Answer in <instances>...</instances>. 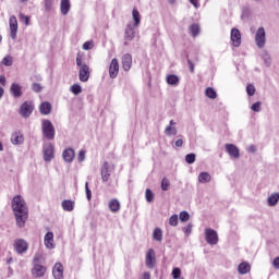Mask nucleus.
<instances>
[{
  "label": "nucleus",
  "mask_w": 279,
  "mask_h": 279,
  "mask_svg": "<svg viewBox=\"0 0 279 279\" xmlns=\"http://www.w3.org/2000/svg\"><path fill=\"white\" fill-rule=\"evenodd\" d=\"M11 208L15 216L16 226L19 228H25V223L29 218V209L27 208L25 198L21 195H15L11 202Z\"/></svg>",
  "instance_id": "obj_1"
},
{
  "label": "nucleus",
  "mask_w": 279,
  "mask_h": 279,
  "mask_svg": "<svg viewBox=\"0 0 279 279\" xmlns=\"http://www.w3.org/2000/svg\"><path fill=\"white\" fill-rule=\"evenodd\" d=\"M76 65L78 68L80 82H87L90 78V68L82 61V56L77 54Z\"/></svg>",
  "instance_id": "obj_2"
},
{
  "label": "nucleus",
  "mask_w": 279,
  "mask_h": 279,
  "mask_svg": "<svg viewBox=\"0 0 279 279\" xmlns=\"http://www.w3.org/2000/svg\"><path fill=\"white\" fill-rule=\"evenodd\" d=\"M41 130L45 138L48 141H53L56 138V129L53 128V123L49 120H43Z\"/></svg>",
  "instance_id": "obj_3"
},
{
  "label": "nucleus",
  "mask_w": 279,
  "mask_h": 279,
  "mask_svg": "<svg viewBox=\"0 0 279 279\" xmlns=\"http://www.w3.org/2000/svg\"><path fill=\"white\" fill-rule=\"evenodd\" d=\"M205 241L208 245H217L219 243V234L216 230L207 228L205 229Z\"/></svg>",
  "instance_id": "obj_4"
},
{
  "label": "nucleus",
  "mask_w": 279,
  "mask_h": 279,
  "mask_svg": "<svg viewBox=\"0 0 279 279\" xmlns=\"http://www.w3.org/2000/svg\"><path fill=\"white\" fill-rule=\"evenodd\" d=\"M43 154H44L45 162H51L52 159L56 157L54 156L53 144H51V143L44 144V146H43Z\"/></svg>",
  "instance_id": "obj_5"
},
{
  "label": "nucleus",
  "mask_w": 279,
  "mask_h": 279,
  "mask_svg": "<svg viewBox=\"0 0 279 279\" xmlns=\"http://www.w3.org/2000/svg\"><path fill=\"white\" fill-rule=\"evenodd\" d=\"M136 38V26L134 24L129 23L124 31V45H128V43L134 40Z\"/></svg>",
  "instance_id": "obj_6"
},
{
  "label": "nucleus",
  "mask_w": 279,
  "mask_h": 279,
  "mask_svg": "<svg viewBox=\"0 0 279 279\" xmlns=\"http://www.w3.org/2000/svg\"><path fill=\"white\" fill-rule=\"evenodd\" d=\"M265 43H266L265 27H259L255 34V44L258 47V49H263V47H265Z\"/></svg>",
  "instance_id": "obj_7"
},
{
  "label": "nucleus",
  "mask_w": 279,
  "mask_h": 279,
  "mask_svg": "<svg viewBox=\"0 0 279 279\" xmlns=\"http://www.w3.org/2000/svg\"><path fill=\"white\" fill-rule=\"evenodd\" d=\"M113 169L114 168L110 163H108V161L104 162L101 170H100L102 182H108V180H110V175H111Z\"/></svg>",
  "instance_id": "obj_8"
},
{
  "label": "nucleus",
  "mask_w": 279,
  "mask_h": 279,
  "mask_svg": "<svg viewBox=\"0 0 279 279\" xmlns=\"http://www.w3.org/2000/svg\"><path fill=\"white\" fill-rule=\"evenodd\" d=\"M9 27H10L11 38L13 40H16V33L19 32V21L16 20V16L12 15L10 17Z\"/></svg>",
  "instance_id": "obj_9"
},
{
  "label": "nucleus",
  "mask_w": 279,
  "mask_h": 279,
  "mask_svg": "<svg viewBox=\"0 0 279 279\" xmlns=\"http://www.w3.org/2000/svg\"><path fill=\"white\" fill-rule=\"evenodd\" d=\"M119 75V60L112 59L109 65V76L111 80H117Z\"/></svg>",
  "instance_id": "obj_10"
},
{
  "label": "nucleus",
  "mask_w": 279,
  "mask_h": 279,
  "mask_svg": "<svg viewBox=\"0 0 279 279\" xmlns=\"http://www.w3.org/2000/svg\"><path fill=\"white\" fill-rule=\"evenodd\" d=\"M52 276L54 279H64V266L61 263H56L52 268Z\"/></svg>",
  "instance_id": "obj_11"
},
{
  "label": "nucleus",
  "mask_w": 279,
  "mask_h": 279,
  "mask_svg": "<svg viewBox=\"0 0 279 279\" xmlns=\"http://www.w3.org/2000/svg\"><path fill=\"white\" fill-rule=\"evenodd\" d=\"M10 93L12 97L19 99V97H23V86H21L19 83H13L10 86Z\"/></svg>",
  "instance_id": "obj_12"
},
{
  "label": "nucleus",
  "mask_w": 279,
  "mask_h": 279,
  "mask_svg": "<svg viewBox=\"0 0 279 279\" xmlns=\"http://www.w3.org/2000/svg\"><path fill=\"white\" fill-rule=\"evenodd\" d=\"M154 265H156V252H154V248H150L146 253V266L148 269H154Z\"/></svg>",
  "instance_id": "obj_13"
},
{
  "label": "nucleus",
  "mask_w": 279,
  "mask_h": 279,
  "mask_svg": "<svg viewBox=\"0 0 279 279\" xmlns=\"http://www.w3.org/2000/svg\"><path fill=\"white\" fill-rule=\"evenodd\" d=\"M231 43L233 47H241V31L238 28L231 29Z\"/></svg>",
  "instance_id": "obj_14"
},
{
  "label": "nucleus",
  "mask_w": 279,
  "mask_h": 279,
  "mask_svg": "<svg viewBox=\"0 0 279 279\" xmlns=\"http://www.w3.org/2000/svg\"><path fill=\"white\" fill-rule=\"evenodd\" d=\"M27 242L25 240H15L14 250L17 254H25L27 252Z\"/></svg>",
  "instance_id": "obj_15"
},
{
  "label": "nucleus",
  "mask_w": 279,
  "mask_h": 279,
  "mask_svg": "<svg viewBox=\"0 0 279 279\" xmlns=\"http://www.w3.org/2000/svg\"><path fill=\"white\" fill-rule=\"evenodd\" d=\"M34 112V107L29 102H24L20 108V114L27 119Z\"/></svg>",
  "instance_id": "obj_16"
},
{
  "label": "nucleus",
  "mask_w": 279,
  "mask_h": 279,
  "mask_svg": "<svg viewBox=\"0 0 279 279\" xmlns=\"http://www.w3.org/2000/svg\"><path fill=\"white\" fill-rule=\"evenodd\" d=\"M47 271V268L43 266L41 264H34L32 274L35 278H43Z\"/></svg>",
  "instance_id": "obj_17"
},
{
  "label": "nucleus",
  "mask_w": 279,
  "mask_h": 279,
  "mask_svg": "<svg viewBox=\"0 0 279 279\" xmlns=\"http://www.w3.org/2000/svg\"><path fill=\"white\" fill-rule=\"evenodd\" d=\"M121 65L123 71H130L132 69V54L125 53L121 58Z\"/></svg>",
  "instance_id": "obj_18"
},
{
  "label": "nucleus",
  "mask_w": 279,
  "mask_h": 279,
  "mask_svg": "<svg viewBox=\"0 0 279 279\" xmlns=\"http://www.w3.org/2000/svg\"><path fill=\"white\" fill-rule=\"evenodd\" d=\"M175 125H178V123L170 120V123L166 126L163 134H166V136H175V134H178V128H175Z\"/></svg>",
  "instance_id": "obj_19"
},
{
  "label": "nucleus",
  "mask_w": 279,
  "mask_h": 279,
  "mask_svg": "<svg viewBox=\"0 0 279 279\" xmlns=\"http://www.w3.org/2000/svg\"><path fill=\"white\" fill-rule=\"evenodd\" d=\"M226 151L231 158L240 157L239 148L234 144H226Z\"/></svg>",
  "instance_id": "obj_20"
},
{
  "label": "nucleus",
  "mask_w": 279,
  "mask_h": 279,
  "mask_svg": "<svg viewBox=\"0 0 279 279\" xmlns=\"http://www.w3.org/2000/svg\"><path fill=\"white\" fill-rule=\"evenodd\" d=\"M44 243L47 250H53V247H56V244L53 243V232L46 233Z\"/></svg>",
  "instance_id": "obj_21"
},
{
  "label": "nucleus",
  "mask_w": 279,
  "mask_h": 279,
  "mask_svg": "<svg viewBox=\"0 0 279 279\" xmlns=\"http://www.w3.org/2000/svg\"><path fill=\"white\" fill-rule=\"evenodd\" d=\"M62 156L65 162H73V159L75 158V150H73V148H66L63 150Z\"/></svg>",
  "instance_id": "obj_22"
},
{
  "label": "nucleus",
  "mask_w": 279,
  "mask_h": 279,
  "mask_svg": "<svg viewBox=\"0 0 279 279\" xmlns=\"http://www.w3.org/2000/svg\"><path fill=\"white\" fill-rule=\"evenodd\" d=\"M60 10L62 16H66L71 12V0H61Z\"/></svg>",
  "instance_id": "obj_23"
},
{
  "label": "nucleus",
  "mask_w": 279,
  "mask_h": 279,
  "mask_svg": "<svg viewBox=\"0 0 279 279\" xmlns=\"http://www.w3.org/2000/svg\"><path fill=\"white\" fill-rule=\"evenodd\" d=\"M166 82L169 86H178V84H180V76L175 74H168L166 76Z\"/></svg>",
  "instance_id": "obj_24"
},
{
  "label": "nucleus",
  "mask_w": 279,
  "mask_h": 279,
  "mask_svg": "<svg viewBox=\"0 0 279 279\" xmlns=\"http://www.w3.org/2000/svg\"><path fill=\"white\" fill-rule=\"evenodd\" d=\"M251 269H252V266H250L247 262H243L238 266V272L241 276H245V274H250Z\"/></svg>",
  "instance_id": "obj_25"
},
{
  "label": "nucleus",
  "mask_w": 279,
  "mask_h": 279,
  "mask_svg": "<svg viewBox=\"0 0 279 279\" xmlns=\"http://www.w3.org/2000/svg\"><path fill=\"white\" fill-rule=\"evenodd\" d=\"M23 141H25V138L23 137V134L19 132L13 133L11 136L12 145H23Z\"/></svg>",
  "instance_id": "obj_26"
},
{
  "label": "nucleus",
  "mask_w": 279,
  "mask_h": 279,
  "mask_svg": "<svg viewBox=\"0 0 279 279\" xmlns=\"http://www.w3.org/2000/svg\"><path fill=\"white\" fill-rule=\"evenodd\" d=\"M61 206L66 213H72L75 208V202L66 199L62 202Z\"/></svg>",
  "instance_id": "obj_27"
},
{
  "label": "nucleus",
  "mask_w": 279,
  "mask_h": 279,
  "mask_svg": "<svg viewBox=\"0 0 279 279\" xmlns=\"http://www.w3.org/2000/svg\"><path fill=\"white\" fill-rule=\"evenodd\" d=\"M278 202H279V193H272L267 198V204L270 207L276 206L278 204Z\"/></svg>",
  "instance_id": "obj_28"
},
{
  "label": "nucleus",
  "mask_w": 279,
  "mask_h": 279,
  "mask_svg": "<svg viewBox=\"0 0 279 279\" xmlns=\"http://www.w3.org/2000/svg\"><path fill=\"white\" fill-rule=\"evenodd\" d=\"M109 209L111 213H119V210H121V203H119L118 199H111L109 202Z\"/></svg>",
  "instance_id": "obj_29"
},
{
  "label": "nucleus",
  "mask_w": 279,
  "mask_h": 279,
  "mask_svg": "<svg viewBox=\"0 0 279 279\" xmlns=\"http://www.w3.org/2000/svg\"><path fill=\"white\" fill-rule=\"evenodd\" d=\"M210 180H211V177H210V173H208V172H201L198 174V182L201 184H206V183L210 182Z\"/></svg>",
  "instance_id": "obj_30"
},
{
  "label": "nucleus",
  "mask_w": 279,
  "mask_h": 279,
  "mask_svg": "<svg viewBox=\"0 0 279 279\" xmlns=\"http://www.w3.org/2000/svg\"><path fill=\"white\" fill-rule=\"evenodd\" d=\"M132 16L134 21L133 26L138 27V25H141V13L138 12L137 9H133Z\"/></svg>",
  "instance_id": "obj_31"
},
{
  "label": "nucleus",
  "mask_w": 279,
  "mask_h": 279,
  "mask_svg": "<svg viewBox=\"0 0 279 279\" xmlns=\"http://www.w3.org/2000/svg\"><path fill=\"white\" fill-rule=\"evenodd\" d=\"M262 59L266 66H271V56L269 54V52H267V50L262 51Z\"/></svg>",
  "instance_id": "obj_32"
},
{
  "label": "nucleus",
  "mask_w": 279,
  "mask_h": 279,
  "mask_svg": "<svg viewBox=\"0 0 279 279\" xmlns=\"http://www.w3.org/2000/svg\"><path fill=\"white\" fill-rule=\"evenodd\" d=\"M39 110H40L41 114H50V112H51V104L43 102L39 106Z\"/></svg>",
  "instance_id": "obj_33"
},
{
  "label": "nucleus",
  "mask_w": 279,
  "mask_h": 279,
  "mask_svg": "<svg viewBox=\"0 0 279 279\" xmlns=\"http://www.w3.org/2000/svg\"><path fill=\"white\" fill-rule=\"evenodd\" d=\"M205 95L209 99H217V92L213 87H207L205 90Z\"/></svg>",
  "instance_id": "obj_34"
},
{
  "label": "nucleus",
  "mask_w": 279,
  "mask_h": 279,
  "mask_svg": "<svg viewBox=\"0 0 279 279\" xmlns=\"http://www.w3.org/2000/svg\"><path fill=\"white\" fill-rule=\"evenodd\" d=\"M153 239L155 241H162V230L160 228H156L153 232Z\"/></svg>",
  "instance_id": "obj_35"
},
{
  "label": "nucleus",
  "mask_w": 279,
  "mask_h": 279,
  "mask_svg": "<svg viewBox=\"0 0 279 279\" xmlns=\"http://www.w3.org/2000/svg\"><path fill=\"white\" fill-rule=\"evenodd\" d=\"M189 29H190L191 36H193L194 38L195 36H199V25L192 24Z\"/></svg>",
  "instance_id": "obj_36"
},
{
  "label": "nucleus",
  "mask_w": 279,
  "mask_h": 279,
  "mask_svg": "<svg viewBox=\"0 0 279 279\" xmlns=\"http://www.w3.org/2000/svg\"><path fill=\"white\" fill-rule=\"evenodd\" d=\"M246 93L248 97H254V95L256 94V87L254 86V84H248L246 86Z\"/></svg>",
  "instance_id": "obj_37"
},
{
  "label": "nucleus",
  "mask_w": 279,
  "mask_h": 279,
  "mask_svg": "<svg viewBox=\"0 0 279 279\" xmlns=\"http://www.w3.org/2000/svg\"><path fill=\"white\" fill-rule=\"evenodd\" d=\"M44 8L46 12H51L53 10V0H44Z\"/></svg>",
  "instance_id": "obj_38"
},
{
  "label": "nucleus",
  "mask_w": 279,
  "mask_h": 279,
  "mask_svg": "<svg viewBox=\"0 0 279 279\" xmlns=\"http://www.w3.org/2000/svg\"><path fill=\"white\" fill-rule=\"evenodd\" d=\"M70 90L73 95H80V93H82V86L80 84H74L70 87Z\"/></svg>",
  "instance_id": "obj_39"
},
{
  "label": "nucleus",
  "mask_w": 279,
  "mask_h": 279,
  "mask_svg": "<svg viewBox=\"0 0 279 279\" xmlns=\"http://www.w3.org/2000/svg\"><path fill=\"white\" fill-rule=\"evenodd\" d=\"M263 102H260V101H257V102H255V104H253L252 106H251V110L253 111V112H260V110H263Z\"/></svg>",
  "instance_id": "obj_40"
},
{
  "label": "nucleus",
  "mask_w": 279,
  "mask_h": 279,
  "mask_svg": "<svg viewBox=\"0 0 279 279\" xmlns=\"http://www.w3.org/2000/svg\"><path fill=\"white\" fill-rule=\"evenodd\" d=\"M179 219L182 222H186L191 219V215H189L187 211H181L179 215Z\"/></svg>",
  "instance_id": "obj_41"
},
{
  "label": "nucleus",
  "mask_w": 279,
  "mask_h": 279,
  "mask_svg": "<svg viewBox=\"0 0 279 279\" xmlns=\"http://www.w3.org/2000/svg\"><path fill=\"white\" fill-rule=\"evenodd\" d=\"M169 186H171V182L169 181V179L163 178L161 181V190L169 191Z\"/></svg>",
  "instance_id": "obj_42"
},
{
  "label": "nucleus",
  "mask_w": 279,
  "mask_h": 279,
  "mask_svg": "<svg viewBox=\"0 0 279 279\" xmlns=\"http://www.w3.org/2000/svg\"><path fill=\"white\" fill-rule=\"evenodd\" d=\"M195 154L191 153V154H187L185 156V162H187V165H193V162H195Z\"/></svg>",
  "instance_id": "obj_43"
},
{
  "label": "nucleus",
  "mask_w": 279,
  "mask_h": 279,
  "mask_svg": "<svg viewBox=\"0 0 279 279\" xmlns=\"http://www.w3.org/2000/svg\"><path fill=\"white\" fill-rule=\"evenodd\" d=\"M146 202L151 203L154 202V192L151 190L147 189L145 192Z\"/></svg>",
  "instance_id": "obj_44"
},
{
  "label": "nucleus",
  "mask_w": 279,
  "mask_h": 279,
  "mask_svg": "<svg viewBox=\"0 0 279 279\" xmlns=\"http://www.w3.org/2000/svg\"><path fill=\"white\" fill-rule=\"evenodd\" d=\"M178 215H172L170 218H169V226H172L173 228H175V226H178Z\"/></svg>",
  "instance_id": "obj_45"
},
{
  "label": "nucleus",
  "mask_w": 279,
  "mask_h": 279,
  "mask_svg": "<svg viewBox=\"0 0 279 279\" xmlns=\"http://www.w3.org/2000/svg\"><path fill=\"white\" fill-rule=\"evenodd\" d=\"M180 276H182V270L180 268H173L172 269V278L180 279Z\"/></svg>",
  "instance_id": "obj_46"
},
{
  "label": "nucleus",
  "mask_w": 279,
  "mask_h": 279,
  "mask_svg": "<svg viewBox=\"0 0 279 279\" xmlns=\"http://www.w3.org/2000/svg\"><path fill=\"white\" fill-rule=\"evenodd\" d=\"M2 64L4 66H12V57L8 56L2 59Z\"/></svg>",
  "instance_id": "obj_47"
},
{
  "label": "nucleus",
  "mask_w": 279,
  "mask_h": 279,
  "mask_svg": "<svg viewBox=\"0 0 279 279\" xmlns=\"http://www.w3.org/2000/svg\"><path fill=\"white\" fill-rule=\"evenodd\" d=\"M77 160L78 162H84V160H86V150L82 149L78 151Z\"/></svg>",
  "instance_id": "obj_48"
},
{
  "label": "nucleus",
  "mask_w": 279,
  "mask_h": 279,
  "mask_svg": "<svg viewBox=\"0 0 279 279\" xmlns=\"http://www.w3.org/2000/svg\"><path fill=\"white\" fill-rule=\"evenodd\" d=\"M43 262V254L41 253H37L34 256V265H40V263Z\"/></svg>",
  "instance_id": "obj_49"
},
{
  "label": "nucleus",
  "mask_w": 279,
  "mask_h": 279,
  "mask_svg": "<svg viewBox=\"0 0 279 279\" xmlns=\"http://www.w3.org/2000/svg\"><path fill=\"white\" fill-rule=\"evenodd\" d=\"M192 231H193V225L192 223H189L187 226H185L183 228V232H184V234H186V236H189V234H191Z\"/></svg>",
  "instance_id": "obj_50"
},
{
  "label": "nucleus",
  "mask_w": 279,
  "mask_h": 279,
  "mask_svg": "<svg viewBox=\"0 0 279 279\" xmlns=\"http://www.w3.org/2000/svg\"><path fill=\"white\" fill-rule=\"evenodd\" d=\"M20 21H22V23H25V25H29V16L23 13L20 14Z\"/></svg>",
  "instance_id": "obj_51"
},
{
  "label": "nucleus",
  "mask_w": 279,
  "mask_h": 279,
  "mask_svg": "<svg viewBox=\"0 0 279 279\" xmlns=\"http://www.w3.org/2000/svg\"><path fill=\"white\" fill-rule=\"evenodd\" d=\"M32 89L34 90V93H40V90H43V86L38 83H34L32 85Z\"/></svg>",
  "instance_id": "obj_52"
},
{
  "label": "nucleus",
  "mask_w": 279,
  "mask_h": 279,
  "mask_svg": "<svg viewBox=\"0 0 279 279\" xmlns=\"http://www.w3.org/2000/svg\"><path fill=\"white\" fill-rule=\"evenodd\" d=\"M85 191H86V197H87L88 202H90L93 194L90 192V189H88V182L85 183Z\"/></svg>",
  "instance_id": "obj_53"
},
{
  "label": "nucleus",
  "mask_w": 279,
  "mask_h": 279,
  "mask_svg": "<svg viewBox=\"0 0 279 279\" xmlns=\"http://www.w3.org/2000/svg\"><path fill=\"white\" fill-rule=\"evenodd\" d=\"M92 48H93V43L86 41L83 44L84 51H88V49H92Z\"/></svg>",
  "instance_id": "obj_54"
},
{
  "label": "nucleus",
  "mask_w": 279,
  "mask_h": 279,
  "mask_svg": "<svg viewBox=\"0 0 279 279\" xmlns=\"http://www.w3.org/2000/svg\"><path fill=\"white\" fill-rule=\"evenodd\" d=\"M272 267L275 269H279V256L272 260Z\"/></svg>",
  "instance_id": "obj_55"
},
{
  "label": "nucleus",
  "mask_w": 279,
  "mask_h": 279,
  "mask_svg": "<svg viewBox=\"0 0 279 279\" xmlns=\"http://www.w3.org/2000/svg\"><path fill=\"white\" fill-rule=\"evenodd\" d=\"M140 279H151V274L149 272H144Z\"/></svg>",
  "instance_id": "obj_56"
},
{
  "label": "nucleus",
  "mask_w": 279,
  "mask_h": 279,
  "mask_svg": "<svg viewBox=\"0 0 279 279\" xmlns=\"http://www.w3.org/2000/svg\"><path fill=\"white\" fill-rule=\"evenodd\" d=\"M187 64L190 66L191 73H193V71H195V64H193V61L187 60Z\"/></svg>",
  "instance_id": "obj_57"
},
{
  "label": "nucleus",
  "mask_w": 279,
  "mask_h": 279,
  "mask_svg": "<svg viewBox=\"0 0 279 279\" xmlns=\"http://www.w3.org/2000/svg\"><path fill=\"white\" fill-rule=\"evenodd\" d=\"M175 147H182V145H184V141L182 140H178L175 143H174Z\"/></svg>",
  "instance_id": "obj_58"
},
{
  "label": "nucleus",
  "mask_w": 279,
  "mask_h": 279,
  "mask_svg": "<svg viewBox=\"0 0 279 279\" xmlns=\"http://www.w3.org/2000/svg\"><path fill=\"white\" fill-rule=\"evenodd\" d=\"M197 1L198 0H190V3L194 5V8H199V3Z\"/></svg>",
  "instance_id": "obj_59"
},
{
  "label": "nucleus",
  "mask_w": 279,
  "mask_h": 279,
  "mask_svg": "<svg viewBox=\"0 0 279 279\" xmlns=\"http://www.w3.org/2000/svg\"><path fill=\"white\" fill-rule=\"evenodd\" d=\"M0 84L5 86V76H0Z\"/></svg>",
  "instance_id": "obj_60"
},
{
  "label": "nucleus",
  "mask_w": 279,
  "mask_h": 279,
  "mask_svg": "<svg viewBox=\"0 0 279 279\" xmlns=\"http://www.w3.org/2000/svg\"><path fill=\"white\" fill-rule=\"evenodd\" d=\"M248 151H251L252 154H254V151H256V146L251 145V146L248 147Z\"/></svg>",
  "instance_id": "obj_61"
},
{
  "label": "nucleus",
  "mask_w": 279,
  "mask_h": 279,
  "mask_svg": "<svg viewBox=\"0 0 279 279\" xmlns=\"http://www.w3.org/2000/svg\"><path fill=\"white\" fill-rule=\"evenodd\" d=\"M4 93H5V90L3 89V87H0V99L3 97Z\"/></svg>",
  "instance_id": "obj_62"
},
{
  "label": "nucleus",
  "mask_w": 279,
  "mask_h": 279,
  "mask_svg": "<svg viewBox=\"0 0 279 279\" xmlns=\"http://www.w3.org/2000/svg\"><path fill=\"white\" fill-rule=\"evenodd\" d=\"M0 151H3V144L0 142Z\"/></svg>",
  "instance_id": "obj_63"
},
{
  "label": "nucleus",
  "mask_w": 279,
  "mask_h": 279,
  "mask_svg": "<svg viewBox=\"0 0 279 279\" xmlns=\"http://www.w3.org/2000/svg\"><path fill=\"white\" fill-rule=\"evenodd\" d=\"M169 3H175V0H169Z\"/></svg>",
  "instance_id": "obj_64"
}]
</instances>
